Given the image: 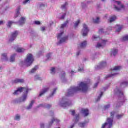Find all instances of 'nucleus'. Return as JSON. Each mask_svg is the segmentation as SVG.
<instances>
[{
	"instance_id": "1",
	"label": "nucleus",
	"mask_w": 128,
	"mask_h": 128,
	"mask_svg": "<svg viewBox=\"0 0 128 128\" xmlns=\"http://www.w3.org/2000/svg\"><path fill=\"white\" fill-rule=\"evenodd\" d=\"M88 82H80L78 86L76 87H71L68 90V92L66 94V96H72L74 94L78 92H86L88 91V84L90 80H88Z\"/></svg>"
},
{
	"instance_id": "2",
	"label": "nucleus",
	"mask_w": 128,
	"mask_h": 128,
	"mask_svg": "<svg viewBox=\"0 0 128 128\" xmlns=\"http://www.w3.org/2000/svg\"><path fill=\"white\" fill-rule=\"evenodd\" d=\"M23 90H25L26 94H24L22 97L19 98V102H24L26 100V98L28 96V88L26 87H20L18 88V89L13 93L16 96L18 94L22 92Z\"/></svg>"
},
{
	"instance_id": "3",
	"label": "nucleus",
	"mask_w": 128,
	"mask_h": 128,
	"mask_svg": "<svg viewBox=\"0 0 128 128\" xmlns=\"http://www.w3.org/2000/svg\"><path fill=\"white\" fill-rule=\"evenodd\" d=\"M34 56L30 54H27L26 58L24 59V62H22V64H24L26 66H30L34 62Z\"/></svg>"
},
{
	"instance_id": "4",
	"label": "nucleus",
	"mask_w": 128,
	"mask_h": 128,
	"mask_svg": "<svg viewBox=\"0 0 128 128\" xmlns=\"http://www.w3.org/2000/svg\"><path fill=\"white\" fill-rule=\"evenodd\" d=\"M116 114V112L113 111L110 113V118H107V122H105L104 124H102V128H106V126H107V128H112V118H114V114Z\"/></svg>"
},
{
	"instance_id": "5",
	"label": "nucleus",
	"mask_w": 128,
	"mask_h": 128,
	"mask_svg": "<svg viewBox=\"0 0 128 128\" xmlns=\"http://www.w3.org/2000/svg\"><path fill=\"white\" fill-rule=\"evenodd\" d=\"M116 94H118V98L120 102H124L126 99L124 98V92H122L118 88H116L114 90Z\"/></svg>"
},
{
	"instance_id": "6",
	"label": "nucleus",
	"mask_w": 128,
	"mask_h": 128,
	"mask_svg": "<svg viewBox=\"0 0 128 128\" xmlns=\"http://www.w3.org/2000/svg\"><path fill=\"white\" fill-rule=\"evenodd\" d=\"M18 32L16 30L12 32L9 39V42H12L16 40V36H18Z\"/></svg>"
},
{
	"instance_id": "7",
	"label": "nucleus",
	"mask_w": 128,
	"mask_h": 128,
	"mask_svg": "<svg viewBox=\"0 0 128 128\" xmlns=\"http://www.w3.org/2000/svg\"><path fill=\"white\" fill-rule=\"evenodd\" d=\"M72 104V102H66V99L64 98H62V100L61 102L60 103V106H63L66 108V106H68Z\"/></svg>"
},
{
	"instance_id": "8",
	"label": "nucleus",
	"mask_w": 128,
	"mask_h": 128,
	"mask_svg": "<svg viewBox=\"0 0 128 128\" xmlns=\"http://www.w3.org/2000/svg\"><path fill=\"white\" fill-rule=\"evenodd\" d=\"M88 28L86 24H83V28L82 30V36H88Z\"/></svg>"
},
{
	"instance_id": "9",
	"label": "nucleus",
	"mask_w": 128,
	"mask_h": 128,
	"mask_svg": "<svg viewBox=\"0 0 128 128\" xmlns=\"http://www.w3.org/2000/svg\"><path fill=\"white\" fill-rule=\"evenodd\" d=\"M48 90H50L49 87H46L42 89L39 94V96H44L46 92H48Z\"/></svg>"
},
{
	"instance_id": "10",
	"label": "nucleus",
	"mask_w": 128,
	"mask_h": 128,
	"mask_svg": "<svg viewBox=\"0 0 128 128\" xmlns=\"http://www.w3.org/2000/svg\"><path fill=\"white\" fill-rule=\"evenodd\" d=\"M12 82L13 84H22L24 82V80L22 78H16Z\"/></svg>"
},
{
	"instance_id": "11",
	"label": "nucleus",
	"mask_w": 128,
	"mask_h": 128,
	"mask_svg": "<svg viewBox=\"0 0 128 128\" xmlns=\"http://www.w3.org/2000/svg\"><path fill=\"white\" fill-rule=\"evenodd\" d=\"M82 114H83L84 116H88L90 114V112L88 109H82Z\"/></svg>"
},
{
	"instance_id": "12",
	"label": "nucleus",
	"mask_w": 128,
	"mask_h": 128,
	"mask_svg": "<svg viewBox=\"0 0 128 128\" xmlns=\"http://www.w3.org/2000/svg\"><path fill=\"white\" fill-rule=\"evenodd\" d=\"M18 22L20 26L24 24L26 22V18L24 17H21L20 20H18Z\"/></svg>"
},
{
	"instance_id": "13",
	"label": "nucleus",
	"mask_w": 128,
	"mask_h": 128,
	"mask_svg": "<svg viewBox=\"0 0 128 128\" xmlns=\"http://www.w3.org/2000/svg\"><path fill=\"white\" fill-rule=\"evenodd\" d=\"M54 122H56V124H57V122H60V120H58L56 118H53L52 120V121L49 122L50 126H52V124H54Z\"/></svg>"
},
{
	"instance_id": "14",
	"label": "nucleus",
	"mask_w": 128,
	"mask_h": 128,
	"mask_svg": "<svg viewBox=\"0 0 128 128\" xmlns=\"http://www.w3.org/2000/svg\"><path fill=\"white\" fill-rule=\"evenodd\" d=\"M38 70V66H35L34 68H32L29 72L30 74H34V72H36V70Z\"/></svg>"
},
{
	"instance_id": "15",
	"label": "nucleus",
	"mask_w": 128,
	"mask_h": 128,
	"mask_svg": "<svg viewBox=\"0 0 128 128\" xmlns=\"http://www.w3.org/2000/svg\"><path fill=\"white\" fill-rule=\"evenodd\" d=\"M68 36H66L64 37L61 38V39L59 42V44H62V42H66V40H68Z\"/></svg>"
},
{
	"instance_id": "16",
	"label": "nucleus",
	"mask_w": 128,
	"mask_h": 128,
	"mask_svg": "<svg viewBox=\"0 0 128 128\" xmlns=\"http://www.w3.org/2000/svg\"><path fill=\"white\" fill-rule=\"evenodd\" d=\"M106 66V62H102L100 63L99 66H98V68H104Z\"/></svg>"
},
{
	"instance_id": "17",
	"label": "nucleus",
	"mask_w": 128,
	"mask_h": 128,
	"mask_svg": "<svg viewBox=\"0 0 128 128\" xmlns=\"http://www.w3.org/2000/svg\"><path fill=\"white\" fill-rule=\"evenodd\" d=\"M114 8L116 10H117V12H120L122 8L124 9V4H121L120 8L114 6Z\"/></svg>"
},
{
	"instance_id": "18",
	"label": "nucleus",
	"mask_w": 128,
	"mask_h": 128,
	"mask_svg": "<svg viewBox=\"0 0 128 128\" xmlns=\"http://www.w3.org/2000/svg\"><path fill=\"white\" fill-rule=\"evenodd\" d=\"M118 49L116 48H113L111 50V54H113L114 56H116L118 54Z\"/></svg>"
},
{
	"instance_id": "19",
	"label": "nucleus",
	"mask_w": 128,
	"mask_h": 128,
	"mask_svg": "<svg viewBox=\"0 0 128 128\" xmlns=\"http://www.w3.org/2000/svg\"><path fill=\"white\" fill-rule=\"evenodd\" d=\"M116 20V16L114 15V16H112L111 17H110L109 22H114V20Z\"/></svg>"
},
{
	"instance_id": "20",
	"label": "nucleus",
	"mask_w": 128,
	"mask_h": 128,
	"mask_svg": "<svg viewBox=\"0 0 128 128\" xmlns=\"http://www.w3.org/2000/svg\"><path fill=\"white\" fill-rule=\"evenodd\" d=\"M80 46L81 48H86V41L85 40L82 42Z\"/></svg>"
},
{
	"instance_id": "21",
	"label": "nucleus",
	"mask_w": 128,
	"mask_h": 128,
	"mask_svg": "<svg viewBox=\"0 0 128 128\" xmlns=\"http://www.w3.org/2000/svg\"><path fill=\"white\" fill-rule=\"evenodd\" d=\"M122 68V66H115L114 68H112L111 70H120Z\"/></svg>"
},
{
	"instance_id": "22",
	"label": "nucleus",
	"mask_w": 128,
	"mask_h": 128,
	"mask_svg": "<svg viewBox=\"0 0 128 128\" xmlns=\"http://www.w3.org/2000/svg\"><path fill=\"white\" fill-rule=\"evenodd\" d=\"M24 50H26V49L23 48H18L16 50V52H24Z\"/></svg>"
},
{
	"instance_id": "23",
	"label": "nucleus",
	"mask_w": 128,
	"mask_h": 128,
	"mask_svg": "<svg viewBox=\"0 0 128 128\" xmlns=\"http://www.w3.org/2000/svg\"><path fill=\"white\" fill-rule=\"evenodd\" d=\"M34 104V100H31V102L29 104L28 106L27 107L28 110H30V108H32V104Z\"/></svg>"
},
{
	"instance_id": "24",
	"label": "nucleus",
	"mask_w": 128,
	"mask_h": 128,
	"mask_svg": "<svg viewBox=\"0 0 128 128\" xmlns=\"http://www.w3.org/2000/svg\"><path fill=\"white\" fill-rule=\"evenodd\" d=\"M12 24H16V22L9 21V22H8V24H6V26L8 28H10L12 26Z\"/></svg>"
},
{
	"instance_id": "25",
	"label": "nucleus",
	"mask_w": 128,
	"mask_h": 128,
	"mask_svg": "<svg viewBox=\"0 0 128 128\" xmlns=\"http://www.w3.org/2000/svg\"><path fill=\"white\" fill-rule=\"evenodd\" d=\"M93 22L94 24H99L100 22V18L97 17L96 19H93Z\"/></svg>"
},
{
	"instance_id": "26",
	"label": "nucleus",
	"mask_w": 128,
	"mask_h": 128,
	"mask_svg": "<svg viewBox=\"0 0 128 128\" xmlns=\"http://www.w3.org/2000/svg\"><path fill=\"white\" fill-rule=\"evenodd\" d=\"M68 24V21L66 20L64 24H63L61 25L60 28H66V24Z\"/></svg>"
},
{
	"instance_id": "27",
	"label": "nucleus",
	"mask_w": 128,
	"mask_h": 128,
	"mask_svg": "<svg viewBox=\"0 0 128 128\" xmlns=\"http://www.w3.org/2000/svg\"><path fill=\"white\" fill-rule=\"evenodd\" d=\"M2 58H4L6 60H8V54H6V53L2 54Z\"/></svg>"
},
{
	"instance_id": "28",
	"label": "nucleus",
	"mask_w": 128,
	"mask_h": 128,
	"mask_svg": "<svg viewBox=\"0 0 128 128\" xmlns=\"http://www.w3.org/2000/svg\"><path fill=\"white\" fill-rule=\"evenodd\" d=\"M80 22V20H78L74 24V28H76L78 26V24Z\"/></svg>"
},
{
	"instance_id": "29",
	"label": "nucleus",
	"mask_w": 128,
	"mask_h": 128,
	"mask_svg": "<svg viewBox=\"0 0 128 128\" xmlns=\"http://www.w3.org/2000/svg\"><path fill=\"white\" fill-rule=\"evenodd\" d=\"M14 56H16V54H14L10 56V62H14Z\"/></svg>"
},
{
	"instance_id": "30",
	"label": "nucleus",
	"mask_w": 128,
	"mask_h": 128,
	"mask_svg": "<svg viewBox=\"0 0 128 128\" xmlns=\"http://www.w3.org/2000/svg\"><path fill=\"white\" fill-rule=\"evenodd\" d=\"M55 70L56 68L52 67L50 70V74H56Z\"/></svg>"
},
{
	"instance_id": "31",
	"label": "nucleus",
	"mask_w": 128,
	"mask_h": 128,
	"mask_svg": "<svg viewBox=\"0 0 128 128\" xmlns=\"http://www.w3.org/2000/svg\"><path fill=\"white\" fill-rule=\"evenodd\" d=\"M102 94H104V92H101L100 96H98L96 102H98L100 100V98H102Z\"/></svg>"
},
{
	"instance_id": "32",
	"label": "nucleus",
	"mask_w": 128,
	"mask_h": 128,
	"mask_svg": "<svg viewBox=\"0 0 128 128\" xmlns=\"http://www.w3.org/2000/svg\"><path fill=\"white\" fill-rule=\"evenodd\" d=\"M126 40H128V35L124 36L122 38V42H126Z\"/></svg>"
},
{
	"instance_id": "33",
	"label": "nucleus",
	"mask_w": 128,
	"mask_h": 128,
	"mask_svg": "<svg viewBox=\"0 0 128 128\" xmlns=\"http://www.w3.org/2000/svg\"><path fill=\"white\" fill-rule=\"evenodd\" d=\"M86 122H80L79 123L78 125L80 128H84V126H86Z\"/></svg>"
},
{
	"instance_id": "34",
	"label": "nucleus",
	"mask_w": 128,
	"mask_h": 128,
	"mask_svg": "<svg viewBox=\"0 0 128 128\" xmlns=\"http://www.w3.org/2000/svg\"><path fill=\"white\" fill-rule=\"evenodd\" d=\"M78 118H80V114H76L75 120V122H78Z\"/></svg>"
},
{
	"instance_id": "35",
	"label": "nucleus",
	"mask_w": 128,
	"mask_h": 128,
	"mask_svg": "<svg viewBox=\"0 0 128 128\" xmlns=\"http://www.w3.org/2000/svg\"><path fill=\"white\" fill-rule=\"evenodd\" d=\"M64 34V32H61L60 34H58V35L57 36V38H62V36Z\"/></svg>"
},
{
	"instance_id": "36",
	"label": "nucleus",
	"mask_w": 128,
	"mask_h": 128,
	"mask_svg": "<svg viewBox=\"0 0 128 128\" xmlns=\"http://www.w3.org/2000/svg\"><path fill=\"white\" fill-rule=\"evenodd\" d=\"M128 82H122L120 84V86H128Z\"/></svg>"
},
{
	"instance_id": "37",
	"label": "nucleus",
	"mask_w": 128,
	"mask_h": 128,
	"mask_svg": "<svg viewBox=\"0 0 128 128\" xmlns=\"http://www.w3.org/2000/svg\"><path fill=\"white\" fill-rule=\"evenodd\" d=\"M123 116H124V114H118V115H116V118L118 120H120V118H122Z\"/></svg>"
},
{
	"instance_id": "38",
	"label": "nucleus",
	"mask_w": 128,
	"mask_h": 128,
	"mask_svg": "<svg viewBox=\"0 0 128 128\" xmlns=\"http://www.w3.org/2000/svg\"><path fill=\"white\" fill-rule=\"evenodd\" d=\"M116 74H112L111 75H108V76H106L104 78H105V80H106V78H110L112 76H116Z\"/></svg>"
},
{
	"instance_id": "39",
	"label": "nucleus",
	"mask_w": 128,
	"mask_h": 128,
	"mask_svg": "<svg viewBox=\"0 0 128 128\" xmlns=\"http://www.w3.org/2000/svg\"><path fill=\"white\" fill-rule=\"evenodd\" d=\"M66 6H68V2H66L64 3V4L62 5L61 6V8H62V9L66 8Z\"/></svg>"
},
{
	"instance_id": "40",
	"label": "nucleus",
	"mask_w": 128,
	"mask_h": 128,
	"mask_svg": "<svg viewBox=\"0 0 128 128\" xmlns=\"http://www.w3.org/2000/svg\"><path fill=\"white\" fill-rule=\"evenodd\" d=\"M110 108V104H107V105H105L104 106V110H108V108Z\"/></svg>"
},
{
	"instance_id": "41",
	"label": "nucleus",
	"mask_w": 128,
	"mask_h": 128,
	"mask_svg": "<svg viewBox=\"0 0 128 128\" xmlns=\"http://www.w3.org/2000/svg\"><path fill=\"white\" fill-rule=\"evenodd\" d=\"M56 90H58V88H55L54 89L53 92L52 93V94L50 96H52L54 94H56Z\"/></svg>"
},
{
	"instance_id": "42",
	"label": "nucleus",
	"mask_w": 128,
	"mask_h": 128,
	"mask_svg": "<svg viewBox=\"0 0 128 128\" xmlns=\"http://www.w3.org/2000/svg\"><path fill=\"white\" fill-rule=\"evenodd\" d=\"M66 16V13H64L61 17L60 18V20H64V18Z\"/></svg>"
},
{
	"instance_id": "43",
	"label": "nucleus",
	"mask_w": 128,
	"mask_h": 128,
	"mask_svg": "<svg viewBox=\"0 0 128 128\" xmlns=\"http://www.w3.org/2000/svg\"><path fill=\"white\" fill-rule=\"evenodd\" d=\"M20 116L17 114L16 116L15 120H20Z\"/></svg>"
},
{
	"instance_id": "44",
	"label": "nucleus",
	"mask_w": 128,
	"mask_h": 128,
	"mask_svg": "<svg viewBox=\"0 0 128 128\" xmlns=\"http://www.w3.org/2000/svg\"><path fill=\"white\" fill-rule=\"evenodd\" d=\"M44 108H52V104H48L46 106H44Z\"/></svg>"
},
{
	"instance_id": "45",
	"label": "nucleus",
	"mask_w": 128,
	"mask_h": 128,
	"mask_svg": "<svg viewBox=\"0 0 128 128\" xmlns=\"http://www.w3.org/2000/svg\"><path fill=\"white\" fill-rule=\"evenodd\" d=\"M122 28V26H120L116 30V32H120V30Z\"/></svg>"
},
{
	"instance_id": "46",
	"label": "nucleus",
	"mask_w": 128,
	"mask_h": 128,
	"mask_svg": "<svg viewBox=\"0 0 128 128\" xmlns=\"http://www.w3.org/2000/svg\"><path fill=\"white\" fill-rule=\"evenodd\" d=\"M71 112H72V116H76V110H72L71 111Z\"/></svg>"
},
{
	"instance_id": "47",
	"label": "nucleus",
	"mask_w": 128,
	"mask_h": 128,
	"mask_svg": "<svg viewBox=\"0 0 128 128\" xmlns=\"http://www.w3.org/2000/svg\"><path fill=\"white\" fill-rule=\"evenodd\" d=\"M34 23L35 24H40V22L38 20L34 21Z\"/></svg>"
},
{
	"instance_id": "48",
	"label": "nucleus",
	"mask_w": 128,
	"mask_h": 128,
	"mask_svg": "<svg viewBox=\"0 0 128 128\" xmlns=\"http://www.w3.org/2000/svg\"><path fill=\"white\" fill-rule=\"evenodd\" d=\"M62 78H64L66 76V72H62Z\"/></svg>"
},
{
	"instance_id": "49",
	"label": "nucleus",
	"mask_w": 128,
	"mask_h": 128,
	"mask_svg": "<svg viewBox=\"0 0 128 128\" xmlns=\"http://www.w3.org/2000/svg\"><path fill=\"white\" fill-rule=\"evenodd\" d=\"M115 2H116L118 6H120L122 4V2L120 1H116Z\"/></svg>"
},
{
	"instance_id": "50",
	"label": "nucleus",
	"mask_w": 128,
	"mask_h": 128,
	"mask_svg": "<svg viewBox=\"0 0 128 128\" xmlns=\"http://www.w3.org/2000/svg\"><path fill=\"white\" fill-rule=\"evenodd\" d=\"M100 46H102V44H100V43L97 44L96 48H100Z\"/></svg>"
},
{
	"instance_id": "51",
	"label": "nucleus",
	"mask_w": 128,
	"mask_h": 128,
	"mask_svg": "<svg viewBox=\"0 0 128 128\" xmlns=\"http://www.w3.org/2000/svg\"><path fill=\"white\" fill-rule=\"evenodd\" d=\"M98 82H96L95 84H94V86H93L94 88H96L98 86Z\"/></svg>"
},
{
	"instance_id": "52",
	"label": "nucleus",
	"mask_w": 128,
	"mask_h": 128,
	"mask_svg": "<svg viewBox=\"0 0 128 128\" xmlns=\"http://www.w3.org/2000/svg\"><path fill=\"white\" fill-rule=\"evenodd\" d=\"M78 72H84V68H79L78 69Z\"/></svg>"
},
{
	"instance_id": "53",
	"label": "nucleus",
	"mask_w": 128,
	"mask_h": 128,
	"mask_svg": "<svg viewBox=\"0 0 128 128\" xmlns=\"http://www.w3.org/2000/svg\"><path fill=\"white\" fill-rule=\"evenodd\" d=\"M30 2V0H25L23 4H26V2Z\"/></svg>"
},
{
	"instance_id": "54",
	"label": "nucleus",
	"mask_w": 128,
	"mask_h": 128,
	"mask_svg": "<svg viewBox=\"0 0 128 128\" xmlns=\"http://www.w3.org/2000/svg\"><path fill=\"white\" fill-rule=\"evenodd\" d=\"M20 6H19L17 9V14H20Z\"/></svg>"
},
{
	"instance_id": "55",
	"label": "nucleus",
	"mask_w": 128,
	"mask_h": 128,
	"mask_svg": "<svg viewBox=\"0 0 128 128\" xmlns=\"http://www.w3.org/2000/svg\"><path fill=\"white\" fill-rule=\"evenodd\" d=\"M40 128H44V124H40Z\"/></svg>"
},
{
	"instance_id": "56",
	"label": "nucleus",
	"mask_w": 128,
	"mask_h": 128,
	"mask_svg": "<svg viewBox=\"0 0 128 128\" xmlns=\"http://www.w3.org/2000/svg\"><path fill=\"white\" fill-rule=\"evenodd\" d=\"M99 32H104V28H100L99 30Z\"/></svg>"
},
{
	"instance_id": "57",
	"label": "nucleus",
	"mask_w": 128,
	"mask_h": 128,
	"mask_svg": "<svg viewBox=\"0 0 128 128\" xmlns=\"http://www.w3.org/2000/svg\"><path fill=\"white\" fill-rule=\"evenodd\" d=\"M46 56H47L48 58H50V53L48 54H47Z\"/></svg>"
},
{
	"instance_id": "58",
	"label": "nucleus",
	"mask_w": 128,
	"mask_h": 128,
	"mask_svg": "<svg viewBox=\"0 0 128 128\" xmlns=\"http://www.w3.org/2000/svg\"><path fill=\"white\" fill-rule=\"evenodd\" d=\"M46 30V28L44 27L41 28V30H42V32H44V30Z\"/></svg>"
},
{
	"instance_id": "59",
	"label": "nucleus",
	"mask_w": 128,
	"mask_h": 128,
	"mask_svg": "<svg viewBox=\"0 0 128 128\" xmlns=\"http://www.w3.org/2000/svg\"><path fill=\"white\" fill-rule=\"evenodd\" d=\"M40 8H44V4H41L40 5Z\"/></svg>"
},
{
	"instance_id": "60",
	"label": "nucleus",
	"mask_w": 128,
	"mask_h": 128,
	"mask_svg": "<svg viewBox=\"0 0 128 128\" xmlns=\"http://www.w3.org/2000/svg\"><path fill=\"white\" fill-rule=\"evenodd\" d=\"M40 106H44V104H40L38 106V108H40Z\"/></svg>"
},
{
	"instance_id": "61",
	"label": "nucleus",
	"mask_w": 128,
	"mask_h": 128,
	"mask_svg": "<svg viewBox=\"0 0 128 128\" xmlns=\"http://www.w3.org/2000/svg\"><path fill=\"white\" fill-rule=\"evenodd\" d=\"M4 24V21L0 20V24Z\"/></svg>"
},
{
	"instance_id": "62",
	"label": "nucleus",
	"mask_w": 128,
	"mask_h": 128,
	"mask_svg": "<svg viewBox=\"0 0 128 128\" xmlns=\"http://www.w3.org/2000/svg\"><path fill=\"white\" fill-rule=\"evenodd\" d=\"M37 80H42V78L40 77H37L36 78Z\"/></svg>"
},
{
	"instance_id": "63",
	"label": "nucleus",
	"mask_w": 128,
	"mask_h": 128,
	"mask_svg": "<svg viewBox=\"0 0 128 128\" xmlns=\"http://www.w3.org/2000/svg\"><path fill=\"white\" fill-rule=\"evenodd\" d=\"M80 52H78L76 54V56H80Z\"/></svg>"
},
{
	"instance_id": "64",
	"label": "nucleus",
	"mask_w": 128,
	"mask_h": 128,
	"mask_svg": "<svg viewBox=\"0 0 128 128\" xmlns=\"http://www.w3.org/2000/svg\"><path fill=\"white\" fill-rule=\"evenodd\" d=\"M94 40H96V38H98L94 36Z\"/></svg>"
}]
</instances>
